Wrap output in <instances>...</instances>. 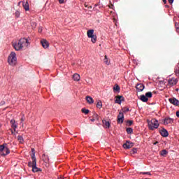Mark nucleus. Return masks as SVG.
Instances as JSON below:
<instances>
[{"label":"nucleus","instance_id":"f257e3e1","mask_svg":"<svg viewBox=\"0 0 179 179\" xmlns=\"http://www.w3.org/2000/svg\"><path fill=\"white\" fill-rule=\"evenodd\" d=\"M12 46L15 51H23L30 47V38H21L17 41H13Z\"/></svg>","mask_w":179,"mask_h":179},{"label":"nucleus","instance_id":"f03ea898","mask_svg":"<svg viewBox=\"0 0 179 179\" xmlns=\"http://www.w3.org/2000/svg\"><path fill=\"white\" fill-rule=\"evenodd\" d=\"M31 150L32 152V155H31L32 162H28V166L32 168L33 173H38V171H41V169L37 168V159L36 158L34 148H31Z\"/></svg>","mask_w":179,"mask_h":179},{"label":"nucleus","instance_id":"7ed1b4c3","mask_svg":"<svg viewBox=\"0 0 179 179\" xmlns=\"http://www.w3.org/2000/svg\"><path fill=\"white\" fill-rule=\"evenodd\" d=\"M8 62L10 66H15L17 64V57H16V52H11L8 57Z\"/></svg>","mask_w":179,"mask_h":179},{"label":"nucleus","instance_id":"20e7f679","mask_svg":"<svg viewBox=\"0 0 179 179\" xmlns=\"http://www.w3.org/2000/svg\"><path fill=\"white\" fill-rule=\"evenodd\" d=\"M148 128L153 131V129H157L159 128V121L156 119H152L151 120H148Z\"/></svg>","mask_w":179,"mask_h":179},{"label":"nucleus","instance_id":"39448f33","mask_svg":"<svg viewBox=\"0 0 179 179\" xmlns=\"http://www.w3.org/2000/svg\"><path fill=\"white\" fill-rule=\"evenodd\" d=\"M10 153L9 148H8V144L4 143L0 145V155L1 156H6Z\"/></svg>","mask_w":179,"mask_h":179},{"label":"nucleus","instance_id":"423d86ee","mask_svg":"<svg viewBox=\"0 0 179 179\" xmlns=\"http://www.w3.org/2000/svg\"><path fill=\"white\" fill-rule=\"evenodd\" d=\"M88 38H91L92 43L94 44L97 41V36L94 35V29H89L87 31Z\"/></svg>","mask_w":179,"mask_h":179},{"label":"nucleus","instance_id":"0eeeda50","mask_svg":"<svg viewBox=\"0 0 179 179\" xmlns=\"http://www.w3.org/2000/svg\"><path fill=\"white\" fill-rule=\"evenodd\" d=\"M124 122V113L120 112L117 115V124H122Z\"/></svg>","mask_w":179,"mask_h":179},{"label":"nucleus","instance_id":"6e6552de","mask_svg":"<svg viewBox=\"0 0 179 179\" xmlns=\"http://www.w3.org/2000/svg\"><path fill=\"white\" fill-rule=\"evenodd\" d=\"M41 44L43 48H48V47H50V43L45 39H42L41 41Z\"/></svg>","mask_w":179,"mask_h":179},{"label":"nucleus","instance_id":"1a4fd4ad","mask_svg":"<svg viewBox=\"0 0 179 179\" xmlns=\"http://www.w3.org/2000/svg\"><path fill=\"white\" fill-rule=\"evenodd\" d=\"M122 101H124V96H117L115 100L116 104H121Z\"/></svg>","mask_w":179,"mask_h":179},{"label":"nucleus","instance_id":"9d476101","mask_svg":"<svg viewBox=\"0 0 179 179\" xmlns=\"http://www.w3.org/2000/svg\"><path fill=\"white\" fill-rule=\"evenodd\" d=\"M169 101L171 103V104H173V106H178L179 104V101L176 98H170Z\"/></svg>","mask_w":179,"mask_h":179},{"label":"nucleus","instance_id":"9b49d317","mask_svg":"<svg viewBox=\"0 0 179 179\" xmlns=\"http://www.w3.org/2000/svg\"><path fill=\"white\" fill-rule=\"evenodd\" d=\"M22 6H23L24 9H25V10H30V6H29V2L27 1V0H24L22 2Z\"/></svg>","mask_w":179,"mask_h":179},{"label":"nucleus","instance_id":"f8f14e48","mask_svg":"<svg viewBox=\"0 0 179 179\" xmlns=\"http://www.w3.org/2000/svg\"><path fill=\"white\" fill-rule=\"evenodd\" d=\"M173 120L170 117H166L164 120V125H169V124H173Z\"/></svg>","mask_w":179,"mask_h":179},{"label":"nucleus","instance_id":"ddd939ff","mask_svg":"<svg viewBox=\"0 0 179 179\" xmlns=\"http://www.w3.org/2000/svg\"><path fill=\"white\" fill-rule=\"evenodd\" d=\"M132 146H134V143L127 141L124 145H123V148L124 149H131V148H132Z\"/></svg>","mask_w":179,"mask_h":179},{"label":"nucleus","instance_id":"4468645a","mask_svg":"<svg viewBox=\"0 0 179 179\" xmlns=\"http://www.w3.org/2000/svg\"><path fill=\"white\" fill-rule=\"evenodd\" d=\"M10 124L13 129H14V132H16V129L17 128V124H16V121L15 120H10Z\"/></svg>","mask_w":179,"mask_h":179},{"label":"nucleus","instance_id":"2eb2a0df","mask_svg":"<svg viewBox=\"0 0 179 179\" xmlns=\"http://www.w3.org/2000/svg\"><path fill=\"white\" fill-rule=\"evenodd\" d=\"M177 82H178L177 79H175V78H171L168 80V83L171 86H174V85H177Z\"/></svg>","mask_w":179,"mask_h":179},{"label":"nucleus","instance_id":"dca6fc26","mask_svg":"<svg viewBox=\"0 0 179 179\" xmlns=\"http://www.w3.org/2000/svg\"><path fill=\"white\" fill-rule=\"evenodd\" d=\"M160 134L164 138H167V136H169V131H167V130H166L165 129H163L162 130H161Z\"/></svg>","mask_w":179,"mask_h":179},{"label":"nucleus","instance_id":"f3484780","mask_svg":"<svg viewBox=\"0 0 179 179\" xmlns=\"http://www.w3.org/2000/svg\"><path fill=\"white\" fill-rule=\"evenodd\" d=\"M73 79L76 82H79L80 80V76L78 73H75L73 75Z\"/></svg>","mask_w":179,"mask_h":179},{"label":"nucleus","instance_id":"a211bd4d","mask_svg":"<svg viewBox=\"0 0 179 179\" xmlns=\"http://www.w3.org/2000/svg\"><path fill=\"white\" fill-rule=\"evenodd\" d=\"M136 87L138 92H143V89H145V85L143 84H138Z\"/></svg>","mask_w":179,"mask_h":179},{"label":"nucleus","instance_id":"6ab92c4d","mask_svg":"<svg viewBox=\"0 0 179 179\" xmlns=\"http://www.w3.org/2000/svg\"><path fill=\"white\" fill-rule=\"evenodd\" d=\"M140 99L141 101H143V103L148 102V100H149V98L146 95H141L140 96Z\"/></svg>","mask_w":179,"mask_h":179},{"label":"nucleus","instance_id":"aec40b11","mask_svg":"<svg viewBox=\"0 0 179 179\" xmlns=\"http://www.w3.org/2000/svg\"><path fill=\"white\" fill-rule=\"evenodd\" d=\"M86 101L88 102L89 104H93L94 103V100H93V98L92 96H86Z\"/></svg>","mask_w":179,"mask_h":179},{"label":"nucleus","instance_id":"412c9836","mask_svg":"<svg viewBox=\"0 0 179 179\" xmlns=\"http://www.w3.org/2000/svg\"><path fill=\"white\" fill-rule=\"evenodd\" d=\"M103 124L104 125V128H110V122L107 120H103Z\"/></svg>","mask_w":179,"mask_h":179},{"label":"nucleus","instance_id":"4be33fe9","mask_svg":"<svg viewBox=\"0 0 179 179\" xmlns=\"http://www.w3.org/2000/svg\"><path fill=\"white\" fill-rule=\"evenodd\" d=\"M120 86L118 85H115L113 87V92H120Z\"/></svg>","mask_w":179,"mask_h":179},{"label":"nucleus","instance_id":"5701e85b","mask_svg":"<svg viewBox=\"0 0 179 179\" xmlns=\"http://www.w3.org/2000/svg\"><path fill=\"white\" fill-rule=\"evenodd\" d=\"M101 107H103V103L101 102V101H98L96 103V108L100 109L101 108Z\"/></svg>","mask_w":179,"mask_h":179},{"label":"nucleus","instance_id":"b1692460","mask_svg":"<svg viewBox=\"0 0 179 179\" xmlns=\"http://www.w3.org/2000/svg\"><path fill=\"white\" fill-rule=\"evenodd\" d=\"M17 141H19L20 143H23V142H24V140L23 139V136H17Z\"/></svg>","mask_w":179,"mask_h":179},{"label":"nucleus","instance_id":"393cba45","mask_svg":"<svg viewBox=\"0 0 179 179\" xmlns=\"http://www.w3.org/2000/svg\"><path fill=\"white\" fill-rule=\"evenodd\" d=\"M126 131H127V134H132V132H134V129L131 127L127 128Z\"/></svg>","mask_w":179,"mask_h":179},{"label":"nucleus","instance_id":"a878e982","mask_svg":"<svg viewBox=\"0 0 179 179\" xmlns=\"http://www.w3.org/2000/svg\"><path fill=\"white\" fill-rule=\"evenodd\" d=\"M103 62L106 65H109L110 64V62H108V59L107 58V56H105V58L103 59Z\"/></svg>","mask_w":179,"mask_h":179},{"label":"nucleus","instance_id":"bb28decb","mask_svg":"<svg viewBox=\"0 0 179 179\" xmlns=\"http://www.w3.org/2000/svg\"><path fill=\"white\" fill-rule=\"evenodd\" d=\"M161 156H166L167 155V150H163L160 152Z\"/></svg>","mask_w":179,"mask_h":179},{"label":"nucleus","instance_id":"cd10ccee","mask_svg":"<svg viewBox=\"0 0 179 179\" xmlns=\"http://www.w3.org/2000/svg\"><path fill=\"white\" fill-rule=\"evenodd\" d=\"M145 96H147V98L150 99L153 96V94L150 92H148L145 93Z\"/></svg>","mask_w":179,"mask_h":179},{"label":"nucleus","instance_id":"c85d7f7f","mask_svg":"<svg viewBox=\"0 0 179 179\" xmlns=\"http://www.w3.org/2000/svg\"><path fill=\"white\" fill-rule=\"evenodd\" d=\"M82 111L84 114H89V113H90V110L88 109H86V108H83Z\"/></svg>","mask_w":179,"mask_h":179},{"label":"nucleus","instance_id":"c756f323","mask_svg":"<svg viewBox=\"0 0 179 179\" xmlns=\"http://www.w3.org/2000/svg\"><path fill=\"white\" fill-rule=\"evenodd\" d=\"M140 174H143L146 176H152V173L150 172H141Z\"/></svg>","mask_w":179,"mask_h":179},{"label":"nucleus","instance_id":"7c9ffc66","mask_svg":"<svg viewBox=\"0 0 179 179\" xmlns=\"http://www.w3.org/2000/svg\"><path fill=\"white\" fill-rule=\"evenodd\" d=\"M132 124H134V122L132 120L127 121V125H129V127H131V125H132Z\"/></svg>","mask_w":179,"mask_h":179},{"label":"nucleus","instance_id":"2f4dec72","mask_svg":"<svg viewBox=\"0 0 179 179\" xmlns=\"http://www.w3.org/2000/svg\"><path fill=\"white\" fill-rule=\"evenodd\" d=\"M15 16H16V17H19L20 16V12L16 11L15 12Z\"/></svg>","mask_w":179,"mask_h":179},{"label":"nucleus","instance_id":"473e14b6","mask_svg":"<svg viewBox=\"0 0 179 179\" xmlns=\"http://www.w3.org/2000/svg\"><path fill=\"white\" fill-rule=\"evenodd\" d=\"M66 2V0H59V3H65Z\"/></svg>","mask_w":179,"mask_h":179},{"label":"nucleus","instance_id":"72a5a7b5","mask_svg":"<svg viewBox=\"0 0 179 179\" xmlns=\"http://www.w3.org/2000/svg\"><path fill=\"white\" fill-rule=\"evenodd\" d=\"M38 33H41L43 31V27H40L38 29Z\"/></svg>","mask_w":179,"mask_h":179},{"label":"nucleus","instance_id":"f704fd0d","mask_svg":"<svg viewBox=\"0 0 179 179\" xmlns=\"http://www.w3.org/2000/svg\"><path fill=\"white\" fill-rule=\"evenodd\" d=\"M11 134H12V135H13L14 136H16V131H15V130H11Z\"/></svg>","mask_w":179,"mask_h":179},{"label":"nucleus","instance_id":"c9c22d12","mask_svg":"<svg viewBox=\"0 0 179 179\" xmlns=\"http://www.w3.org/2000/svg\"><path fill=\"white\" fill-rule=\"evenodd\" d=\"M23 121H24V117L21 118V122H20L21 125H22V124H23Z\"/></svg>","mask_w":179,"mask_h":179},{"label":"nucleus","instance_id":"e433bc0d","mask_svg":"<svg viewBox=\"0 0 179 179\" xmlns=\"http://www.w3.org/2000/svg\"><path fill=\"white\" fill-rule=\"evenodd\" d=\"M175 72H176V75H179V69H176Z\"/></svg>","mask_w":179,"mask_h":179},{"label":"nucleus","instance_id":"4c0bfd02","mask_svg":"<svg viewBox=\"0 0 179 179\" xmlns=\"http://www.w3.org/2000/svg\"><path fill=\"white\" fill-rule=\"evenodd\" d=\"M132 152H133V153H136V152H137L136 148H134L132 150Z\"/></svg>","mask_w":179,"mask_h":179},{"label":"nucleus","instance_id":"58836bf2","mask_svg":"<svg viewBox=\"0 0 179 179\" xmlns=\"http://www.w3.org/2000/svg\"><path fill=\"white\" fill-rule=\"evenodd\" d=\"M169 3H171V5L173 3V2H174V0H169Z\"/></svg>","mask_w":179,"mask_h":179},{"label":"nucleus","instance_id":"ea45409f","mask_svg":"<svg viewBox=\"0 0 179 179\" xmlns=\"http://www.w3.org/2000/svg\"><path fill=\"white\" fill-rule=\"evenodd\" d=\"M3 104H5V101H3L0 103V106H3Z\"/></svg>","mask_w":179,"mask_h":179},{"label":"nucleus","instance_id":"a19ab883","mask_svg":"<svg viewBox=\"0 0 179 179\" xmlns=\"http://www.w3.org/2000/svg\"><path fill=\"white\" fill-rule=\"evenodd\" d=\"M176 117H178V118H179V111L176 112Z\"/></svg>","mask_w":179,"mask_h":179},{"label":"nucleus","instance_id":"79ce46f5","mask_svg":"<svg viewBox=\"0 0 179 179\" xmlns=\"http://www.w3.org/2000/svg\"><path fill=\"white\" fill-rule=\"evenodd\" d=\"M176 31H177V33H179V28L178 27H176Z\"/></svg>","mask_w":179,"mask_h":179},{"label":"nucleus","instance_id":"37998d69","mask_svg":"<svg viewBox=\"0 0 179 179\" xmlns=\"http://www.w3.org/2000/svg\"><path fill=\"white\" fill-rule=\"evenodd\" d=\"M164 3H167V0H163Z\"/></svg>","mask_w":179,"mask_h":179},{"label":"nucleus","instance_id":"c03bdc74","mask_svg":"<svg viewBox=\"0 0 179 179\" xmlns=\"http://www.w3.org/2000/svg\"><path fill=\"white\" fill-rule=\"evenodd\" d=\"M2 153H6V150H3Z\"/></svg>","mask_w":179,"mask_h":179},{"label":"nucleus","instance_id":"a18cd8bd","mask_svg":"<svg viewBox=\"0 0 179 179\" xmlns=\"http://www.w3.org/2000/svg\"><path fill=\"white\" fill-rule=\"evenodd\" d=\"M154 145H157V142L155 143Z\"/></svg>","mask_w":179,"mask_h":179},{"label":"nucleus","instance_id":"49530a36","mask_svg":"<svg viewBox=\"0 0 179 179\" xmlns=\"http://www.w3.org/2000/svg\"><path fill=\"white\" fill-rule=\"evenodd\" d=\"M176 27H177V23L175 24Z\"/></svg>","mask_w":179,"mask_h":179},{"label":"nucleus","instance_id":"de8ad7c7","mask_svg":"<svg viewBox=\"0 0 179 179\" xmlns=\"http://www.w3.org/2000/svg\"><path fill=\"white\" fill-rule=\"evenodd\" d=\"M129 108H127V111H129Z\"/></svg>","mask_w":179,"mask_h":179},{"label":"nucleus","instance_id":"09e8293b","mask_svg":"<svg viewBox=\"0 0 179 179\" xmlns=\"http://www.w3.org/2000/svg\"><path fill=\"white\" fill-rule=\"evenodd\" d=\"M91 121H94V119L91 120Z\"/></svg>","mask_w":179,"mask_h":179},{"label":"nucleus","instance_id":"8fccbe9b","mask_svg":"<svg viewBox=\"0 0 179 179\" xmlns=\"http://www.w3.org/2000/svg\"><path fill=\"white\" fill-rule=\"evenodd\" d=\"M1 124H0V128H1Z\"/></svg>","mask_w":179,"mask_h":179}]
</instances>
